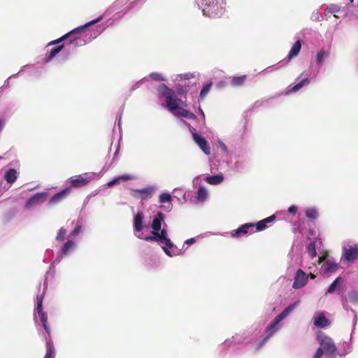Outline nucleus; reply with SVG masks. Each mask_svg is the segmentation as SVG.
<instances>
[{
  "label": "nucleus",
  "instance_id": "f257e3e1",
  "mask_svg": "<svg viewBox=\"0 0 358 358\" xmlns=\"http://www.w3.org/2000/svg\"><path fill=\"white\" fill-rule=\"evenodd\" d=\"M103 17L100 16L96 20H92L87 24H85L83 26L78 27L70 32L64 34L62 37L52 41L48 43V46H52L54 45L59 44L62 41H64L65 39L69 38V50H70L71 48L78 47V46H82L85 44L86 41L82 38L78 34H80L82 32L84 31V30L90 27V25L94 24L96 22H99L102 20Z\"/></svg>",
  "mask_w": 358,
  "mask_h": 358
},
{
  "label": "nucleus",
  "instance_id": "f03ea898",
  "mask_svg": "<svg viewBox=\"0 0 358 358\" xmlns=\"http://www.w3.org/2000/svg\"><path fill=\"white\" fill-rule=\"evenodd\" d=\"M137 237L141 239H143L148 242H159L165 245L162 247V249L165 254L169 257H173L178 255V252H175L173 250L171 251L169 249L175 248L173 243L171 239L168 237V232L166 229H161L159 231H156L152 234L151 236H143V234L137 235Z\"/></svg>",
  "mask_w": 358,
  "mask_h": 358
},
{
  "label": "nucleus",
  "instance_id": "7ed1b4c3",
  "mask_svg": "<svg viewBox=\"0 0 358 358\" xmlns=\"http://www.w3.org/2000/svg\"><path fill=\"white\" fill-rule=\"evenodd\" d=\"M203 15L210 17H220L224 13V8L222 3L217 0H201Z\"/></svg>",
  "mask_w": 358,
  "mask_h": 358
},
{
  "label": "nucleus",
  "instance_id": "20e7f679",
  "mask_svg": "<svg viewBox=\"0 0 358 358\" xmlns=\"http://www.w3.org/2000/svg\"><path fill=\"white\" fill-rule=\"evenodd\" d=\"M317 340L320 345L322 347L323 350L326 351V353L332 355H334L336 350L337 348L334 342L333 339L325 335L323 333L317 335Z\"/></svg>",
  "mask_w": 358,
  "mask_h": 358
},
{
  "label": "nucleus",
  "instance_id": "39448f33",
  "mask_svg": "<svg viewBox=\"0 0 358 358\" xmlns=\"http://www.w3.org/2000/svg\"><path fill=\"white\" fill-rule=\"evenodd\" d=\"M37 313L40 317V320L43 324L44 329L48 334H50V327L48 324V317L45 312L43 310V296H37Z\"/></svg>",
  "mask_w": 358,
  "mask_h": 358
},
{
  "label": "nucleus",
  "instance_id": "423d86ee",
  "mask_svg": "<svg viewBox=\"0 0 358 358\" xmlns=\"http://www.w3.org/2000/svg\"><path fill=\"white\" fill-rule=\"evenodd\" d=\"M307 282L308 277L306 273L303 272V270L300 268L298 269L294 277V283L292 285L293 288L300 289L304 287Z\"/></svg>",
  "mask_w": 358,
  "mask_h": 358
},
{
  "label": "nucleus",
  "instance_id": "0eeeda50",
  "mask_svg": "<svg viewBox=\"0 0 358 358\" xmlns=\"http://www.w3.org/2000/svg\"><path fill=\"white\" fill-rule=\"evenodd\" d=\"M155 188L152 187H147L143 189H134L133 192V196L139 198L141 200H145L148 199H150L152 196V194L154 193Z\"/></svg>",
  "mask_w": 358,
  "mask_h": 358
},
{
  "label": "nucleus",
  "instance_id": "6e6552de",
  "mask_svg": "<svg viewBox=\"0 0 358 358\" xmlns=\"http://www.w3.org/2000/svg\"><path fill=\"white\" fill-rule=\"evenodd\" d=\"M45 196L46 193L45 192H38L35 194L27 200L25 204V208L27 209H29L34 206L43 203L45 201Z\"/></svg>",
  "mask_w": 358,
  "mask_h": 358
},
{
  "label": "nucleus",
  "instance_id": "1a4fd4ad",
  "mask_svg": "<svg viewBox=\"0 0 358 358\" xmlns=\"http://www.w3.org/2000/svg\"><path fill=\"white\" fill-rule=\"evenodd\" d=\"M343 257L349 262H354L358 258V245H349L344 249Z\"/></svg>",
  "mask_w": 358,
  "mask_h": 358
},
{
  "label": "nucleus",
  "instance_id": "9d476101",
  "mask_svg": "<svg viewBox=\"0 0 358 358\" xmlns=\"http://www.w3.org/2000/svg\"><path fill=\"white\" fill-rule=\"evenodd\" d=\"M91 178L87 176V173H84L71 178V184L74 187H80L88 184Z\"/></svg>",
  "mask_w": 358,
  "mask_h": 358
},
{
  "label": "nucleus",
  "instance_id": "9b49d317",
  "mask_svg": "<svg viewBox=\"0 0 358 358\" xmlns=\"http://www.w3.org/2000/svg\"><path fill=\"white\" fill-rule=\"evenodd\" d=\"M50 47V46H48V45H47V52L43 58V60L45 63L51 62L57 56V55L65 48V45L64 44L59 45L58 46L51 49H49Z\"/></svg>",
  "mask_w": 358,
  "mask_h": 358
},
{
  "label": "nucleus",
  "instance_id": "f8f14e48",
  "mask_svg": "<svg viewBox=\"0 0 358 358\" xmlns=\"http://www.w3.org/2000/svg\"><path fill=\"white\" fill-rule=\"evenodd\" d=\"M193 139L202 150V151L207 155L210 154V149L208 146V141L205 138L201 136L197 133L192 134Z\"/></svg>",
  "mask_w": 358,
  "mask_h": 358
},
{
  "label": "nucleus",
  "instance_id": "ddd939ff",
  "mask_svg": "<svg viewBox=\"0 0 358 358\" xmlns=\"http://www.w3.org/2000/svg\"><path fill=\"white\" fill-rule=\"evenodd\" d=\"M314 325L319 328H324L331 324V321L325 317L324 312L319 313L318 316H315L313 318Z\"/></svg>",
  "mask_w": 358,
  "mask_h": 358
},
{
  "label": "nucleus",
  "instance_id": "4468645a",
  "mask_svg": "<svg viewBox=\"0 0 358 358\" xmlns=\"http://www.w3.org/2000/svg\"><path fill=\"white\" fill-rule=\"evenodd\" d=\"M164 215L162 212H158L153 218L151 227L152 229V234L159 231L162 227V223L164 221Z\"/></svg>",
  "mask_w": 358,
  "mask_h": 358
},
{
  "label": "nucleus",
  "instance_id": "2eb2a0df",
  "mask_svg": "<svg viewBox=\"0 0 358 358\" xmlns=\"http://www.w3.org/2000/svg\"><path fill=\"white\" fill-rule=\"evenodd\" d=\"M338 268V264L328 259L322 265L321 269L324 275H329L334 273Z\"/></svg>",
  "mask_w": 358,
  "mask_h": 358
},
{
  "label": "nucleus",
  "instance_id": "dca6fc26",
  "mask_svg": "<svg viewBox=\"0 0 358 358\" xmlns=\"http://www.w3.org/2000/svg\"><path fill=\"white\" fill-rule=\"evenodd\" d=\"M299 303L300 301H297L285 308L282 313L275 317L276 323H280L282 320H284L292 310H294Z\"/></svg>",
  "mask_w": 358,
  "mask_h": 358
},
{
  "label": "nucleus",
  "instance_id": "f3484780",
  "mask_svg": "<svg viewBox=\"0 0 358 358\" xmlns=\"http://www.w3.org/2000/svg\"><path fill=\"white\" fill-rule=\"evenodd\" d=\"M299 303L300 301H297L285 308L282 313L275 317L276 323H280L282 320H284L292 310H294Z\"/></svg>",
  "mask_w": 358,
  "mask_h": 358
},
{
  "label": "nucleus",
  "instance_id": "a211bd4d",
  "mask_svg": "<svg viewBox=\"0 0 358 358\" xmlns=\"http://www.w3.org/2000/svg\"><path fill=\"white\" fill-rule=\"evenodd\" d=\"M173 114L178 117H186L189 120H195L196 118V116L193 113L182 107H178Z\"/></svg>",
  "mask_w": 358,
  "mask_h": 358
},
{
  "label": "nucleus",
  "instance_id": "6ab92c4d",
  "mask_svg": "<svg viewBox=\"0 0 358 358\" xmlns=\"http://www.w3.org/2000/svg\"><path fill=\"white\" fill-rule=\"evenodd\" d=\"M70 192H71V187L65 188L62 191L53 195L50 199V203H57L60 202L61 201H62L67 196V195L69 194Z\"/></svg>",
  "mask_w": 358,
  "mask_h": 358
},
{
  "label": "nucleus",
  "instance_id": "aec40b11",
  "mask_svg": "<svg viewBox=\"0 0 358 358\" xmlns=\"http://www.w3.org/2000/svg\"><path fill=\"white\" fill-rule=\"evenodd\" d=\"M255 227V224L252 223H245L242 224L237 229L234 230L231 232V235L232 237H238L241 234H246L248 233V229L250 228Z\"/></svg>",
  "mask_w": 358,
  "mask_h": 358
},
{
  "label": "nucleus",
  "instance_id": "412c9836",
  "mask_svg": "<svg viewBox=\"0 0 358 358\" xmlns=\"http://www.w3.org/2000/svg\"><path fill=\"white\" fill-rule=\"evenodd\" d=\"M143 215L141 212H138L134 218V229L135 232H141L143 229Z\"/></svg>",
  "mask_w": 358,
  "mask_h": 358
},
{
  "label": "nucleus",
  "instance_id": "4be33fe9",
  "mask_svg": "<svg viewBox=\"0 0 358 358\" xmlns=\"http://www.w3.org/2000/svg\"><path fill=\"white\" fill-rule=\"evenodd\" d=\"M176 101L175 92H173V94H171L166 99V106L172 113L178 108L176 105Z\"/></svg>",
  "mask_w": 358,
  "mask_h": 358
},
{
  "label": "nucleus",
  "instance_id": "5701e85b",
  "mask_svg": "<svg viewBox=\"0 0 358 358\" xmlns=\"http://www.w3.org/2000/svg\"><path fill=\"white\" fill-rule=\"evenodd\" d=\"M136 177L131 174H124L118 176L117 178L113 179L108 183V187H112L115 185L119 184L121 180L122 181H128L135 180Z\"/></svg>",
  "mask_w": 358,
  "mask_h": 358
},
{
  "label": "nucleus",
  "instance_id": "b1692460",
  "mask_svg": "<svg viewBox=\"0 0 358 358\" xmlns=\"http://www.w3.org/2000/svg\"><path fill=\"white\" fill-rule=\"evenodd\" d=\"M301 41L299 40H298L292 45V47L289 52V55H288V59H292V58L296 57L299 55V53L301 50Z\"/></svg>",
  "mask_w": 358,
  "mask_h": 358
},
{
  "label": "nucleus",
  "instance_id": "393cba45",
  "mask_svg": "<svg viewBox=\"0 0 358 358\" xmlns=\"http://www.w3.org/2000/svg\"><path fill=\"white\" fill-rule=\"evenodd\" d=\"M248 78L247 75H243L241 76H234L231 78V84L234 87L243 86L245 81Z\"/></svg>",
  "mask_w": 358,
  "mask_h": 358
},
{
  "label": "nucleus",
  "instance_id": "a878e982",
  "mask_svg": "<svg viewBox=\"0 0 358 358\" xmlns=\"http://www.w3.org/2000/svg\"><path fill=\"white\" fill-rule=\"evenodd\" d=\"M157 92L166 99L171 94H173L174 91L168 87L165 84H161L157 88Z\"/></svg>",
  "mask_w": 358,
  "mask_h": 358
},
{
  "label": "nucleus",
  "instance_id": "bb28decb",
  "mask_svg": "<svg viewBox=\"0 0 358 358\" xmlns=\"http://www.w3.org/2000/svg\"><path fill=\"white\" fill-rule=\"evenodd\" d=\"M279 323H276V319L274 320L266 327V334L267 338H271L278 329Z\"/></svg>",
  "mask_w": 358,
  "mask_h": 358
},
{
  "label": "nucleus",
  "instance_id": "cd10ccee",
  "mask_svg": "<svg viewBox=\"0 0 358 358\" xmlns=\"http://www.w3.org/2000/svg\"><path fill=\"white\" fill-rule=\"evenodd\" d=\"M309 82H310V80L308 78L303 79L301 82H299L294 86L289 88L285 94H289L292 92H296L299 91L301 87H303L305 85H308L309 83Z\"/></svg>",
  "mask_w": 358,
  "mask_h": 358
},
{
  "label": "nucleus",
  "instance_id": "c85d7f7f",
  "mask_svg": "<svg viewBox=\"0 0 358 358\" xmlns=\"http://www.w3.org/2000/svg\"><path fill=\"white\" fill-rule=\"evenodd\" d=\"M5 179L8 183H13L17 179V171L14 169H10L5 174Z\"/></svg>",
  "mask_w": 358,
  "mask_h": 358
},
{
  "label": "nucleus",
  "instance_id": "c756f323",
  "mask_svg": "<svg viewBox=\"0 0 358 358\" xmlns=\"http://www.w3.org/2000/svg\"><path fill=\"white\" fill-rule=\"evenodd\" d=\"M55 352V348L52 342L47 341L46 342V353L44 358H53Z\"/></svg>",
  "mask_w": 358,
  "mask_h": 358
},
{
  "label": "nucleus",
  "instance_id": "7c9ffc66",
  "mask_svg": "<svg viewBox=\"0 0 358 358\" xmlns=\"http://www.w3.org/2000/svg\"><path fill=\"white\" fill-rule=\"evenodd\" d=\"M206 180L210 185H217L222 182L223 177L220 175L212 176L208 177Z\"/></svg>",
  "mask_w": 358,
  "mask_h": 358
},
{
  "label": "nucleus",
  "instance_id": "2f4dec72",
  "mask_svg": "<svg viewBox=\"0 0 358 358\" xmlns=\"http://www.w3.org/2000/svg\"><path fill=\"white\" fill-rule=\"evenodd\" d=\"M306 216L310 220H315L318 217V213L315 208H308L305 211Z\"/></svg>",
  "mask_w": 358,
  "mask_h": 358
},
{
  "label": "nucleus",
  "instance_id": "473e14b6",
  "mask_svg": "<svg viewBox=\"0 0 358 358\" xmlns=\"http://www.w3.org/2000/svg\"><path fill=\"white\" fill-rule=\"evenodd\" d=\"M329 52L324 50H320L316 55V62L318 64L322 65L324 62V59L329 55Z\"/></svg>",
  "mask_w": 358,
  "mask_h": 358
},
{
  "label": "nucleus",
  "instance_id": "72a5a7b5",
  "mask_svg": "<svg viewBox=\"0 0 358 358\" xmlns=\"http://www.w3.org/2000/svg\"><path fill=\"white\" fill-rule=\"evenodd\" d=\"M75 243L73 241L69 240L67 241L64 246L62 247L61 255L62 256L65 255L67 254L68 251L70 249H72L74 246Z\"/></svg>",
  "mask_w": 358,
  "mask_h": 358
},
{
  "label": "nucleus",
  "instance_id": "f704fd0d",
  "mask_svg": "<svg viewBox=\"0 0 358 358\" xmlns=\"http://www.w3.org/2000/svg\"><path fill=\"white\" fill-rule=\"evenodd\" d=\"M307 252L309 255L313 258L317 255L316 248H315V243L312 241L310 242L307 247Z\"/></svg>",
  "mask_w": 358,
  "mask_h": 358
},
{
  "label": "nucleus",
  "instance_id": "c9c22d12",
  "mask_svg": "<svg viewBox=\"0 0 358 358\" xmlns=\"http://www.w3.org/2000/svg\"><path fill=\"white\" fill-rule=\"evenodd\" d=\"M211 87V83H209L203 87L199 94L201 99H204L206 97V96L208 94L209 91L210 90Z\"/></svg>",
  "mask_w": 358,
  "mask_h": 358
},
{
  "label": "nucleus",
  "instance_id": "e433bc0d",
  "mask_svg": "<svg viewBox=\"0 0 358 358\" xmlns=\"http://www.w3.org/2000/svg\"><path fill=\"white\" fill-rule=\"evenodd\" d=\"M207 196V192L203 187H199L197 192V199L199 201H204Z\"/></svg>",
  "mask_w": 358,
  "mask_h": 358
},
{
  "label": "nucleus",
  "instance_id": "4c0bfd02",
  "mask_svg": "<svg viewBox=\"0 0 358 358\" xmlns=\"http://www.w3.org/2000/svg\"><path fill=\"white\" fill-rule=\"evenodd\" d=\"M341 277H338L331 285L329 287L328 289H327V293H333L336 287H337V285L338 283L341 280Z\"/></svg>",
  "mask_w": 358,
  "mask_h": 358
},
{
  "label": "nucleus",
  "instance_id": "58836bf2",
  "mask_svg": "<svg viewBox=\"0 0 358 358\" xmlns=\"http://www.w3.org/2000/svg\"><path fill=\"white\" fill-rule=\"evenodd\" d=\"M171 201V196L169 193H162L159 196V202L160 203H165V202H169Z\"/></svg>",
  "mask_w": 358,
  "mask_h": 358
},
{
  "label": "nucleus",
  "instance_id": "ea45409f",
  "mask_svg": "<svg viewBox=\"0 0 358 358\" xmlns=\"http://www.w3.org/2000/svg\"><path fill=\"white\" fill-rule=\"evenodd\" d=\"M150 77L157 81H163L165 80L164 77L159 73L153 72L150 74Z\"/></svg>",
  "mask_w": 358,
  "mask_h": 358
},
{
  "label": "nucleus",
  "instance_id": "a19ab883",
  "mask_svg": "<svg viewBox=\"0 0 358 358\" xmlns=\"http://www.w3.org/2000/svg\"><path fill=\"white\" fill-rule=\"evenodd\" d=\"M265 222H264L262 220L259 221L258 222H257L256 224H254L257 231H263L265 229H266L267 225L265 224Z\"/></svg>",
  "mask_w": 358,
  "mask_h": 358
},
{
  "label": "nucleus",
  "instance_id": "79ce46f5",
  "mask_svg": "<svg viewBox=\"0 0 358 358\" xmlns=\"http://www.w3.org/2000/svg\"><path fill=\"white\" fill-rule=\"evenodd\" d=\"M66 234V230L63 227L61 228L58 231L56 239L59 241H64Z\"/></svg>",
  "mask_w": 358,
  "mask_h": 358
},
{
  "label": "nucleus",
  "instance_id": "37998d69",
  "mask_svg": "<svg viewBox=\"0 0 358 358\" xmlns=\"http://www.w3.org/2000/svg\"><path fill=\"white\" fill-rule=\"evenodd\" d=\"M326 10L329 13H336L340 10V7L337 5H330L326 9Z\"/></svg>",
  "mask_w": 358,
  "mask_h": 358
},
{
  "label": "nucleus",
  "instance_id": "c03bdc74",
  "mask_svg": "<svg viewBox=\"0 0 358 358\" xmlns=\"http://www.w3.org/2000/svg\"><path fill=\"white\" fill-rule=\"evenodd\" d=\"M323 355H324L323 349L322 348H319L317 349L313 358H322Z\"/></svg>",
  "mask_w": 358,
  "mask_h": 358
},
{
  "label": "nucleus",
  "instance_id": "a18cd8bd",
  "mask_svg": "<svg viewBox=\"0 0 358 358\" xmlns=\"http://www.w3.org/2000/svg\"><path fill=\"white\" fill-rule=\"evenodd\" d=\"M276 217L275 215H272L265 219H263L262 220L264 222H266L265 224L267 225L268 223H270L275 220Z\"/></svg>",
  "mask_w": 358,
  "mask_h": 358
},
{
  "label": "nucleus",
  "instance_id": "49530a36",
  "mask_svg": "<svg viewBox=\"0 0 358 358\" xmlns=\"http://www.w3.org/2000/svg\"><path fill=\"white\" fill-rule=\"evenodd\" d=\"M80 226H76L74 228L73 231H72L71 235L73 236H76L80 233Z\"/></svg>",
  "mask_w": 358,
  "mask_h": 358
},
{
  "label": "nucleus",
  "instance_id": "de8ad7c7",
  "mask_svg": "<svg viewBox=\"0 0 358 358\" xmlns=\"http://www.w3.org/2000/svg\"><path fill=\"white\" fill-rule=\"evenodd\" d=\"M176 101H176V105L178 106V107H180V105L182 106H187V104L185 102H184L183 101H182L180 99H178L176 97Z\"/></svg>",
  "mask_w": 358,
  "mask_h": 358
},
{
  "label": "nucleus",
  "instance_id": "09e8293b",
  "mask_svg": "<svg viewBox=\"0 0 358 358\" xmlns=\"http://www.w3.org/2000/svg\"><path fill=\"white\" fill-rule=\"evenodd\" d=\"M269 338H267V336H266L258 344V348H261L266 343V341H268Z\"/></svg>",
  "mask_w": 358,
  "mask_h": 358
},
{
  "label": "nucleus",
  "instance_id": "8fccbe9b",
  "mask_svg": "<svg viewBox=\"0 0 358 358\" xmlns=\"http://www.w3.org/2000/svg\"><path fill=\"white\" fill-rule=\"evenodd\" d=\"M297 210V208L296 206H291L289 208H288V212L290 213H293V214H295Z\"/></svg>",
  "mask_w": 358,
  "mask_h": 358
},
{
  "label": "nucleus",
  "instance_id": "3c124183",
  "mask_svg": "<svg viewBox=\"0 0 358 358\" xmlns=\"http://www.w3.org/2000/svg\"><path fill=\"white\" fill-rule=\"evenodd\" d=\"M194 242H195V239L194 238H192L186 240L185 243L187 245H191V244H193Z\"/></svg>",
  "mask_w": 358,
  "mask_h": 358
},
{
  "label": "nucleus",
  "instance_id": "603ef678",
  "mask_svg": "<svg viewBox=\"0 0 358 358\" xmlns=\"http://www.w3.org/2000/svg\"><path fill=\"white\" fill-rule=\"evenodd\" d=\"M5 125V121L3 120H0V131L2 130Z\"/></svg>",
  "mask_w": 358,
  "mask_h": 358
},
{
  "label": "nucleus",
  "instance_id": "864d4df0",
  "mask_svg": "<svg viewBox=\"0 0 358 358\" xmlns=\"http://www.w3.org/2000/svg\"><path fill=\"white\" fill-rule=\"evenodd\" d=\"M325 256H322L319 258V260H318V263L320 264L321 262H322L324 259H325Z\"/></svg>",
  "mask_w": 358,
  "mask_h": 358
},
{
  "label": "nucleus",
  "instance_id": "5fc2aeb1",
  "mask_svg": "<svg viewBox=\"0 0 358 358\" xmlns=\"http://www.w3.org/2000/svg\"><path fill=\"white\" fill-rule=\"evenodd\" d=\"M221 147L223 150H227V147L223 143H221Z\"/></svg>",
  "mask_w": 358,
  "mask_h": 358
},
{
  "label": "nucleus",
  "instance_id": "6e6d98bb",
  "mask_svg": "<svg viewBox=\"0 0 358 358\" xmlns=\"http://www.w3.org/2000/svg\"><path fill=\"white\" fill-rule=\"evenodd\" d=\"M183 78H184L185 79H189V74H185V75L183 76Z\"/></svg>",
  "mask_w": 358,
  "mask_h": 358
},
{
  "label": "nucleus",
  "instance_id": "4d7b16f0",
  "mask_svg": "<svg viewBox=\"0 0 358 358\" xmlns=\"http://www.w3.org/2000/svg\"><path fill=\"white\" fill-rule=\"evenodd\" d=\"M310 277L311 279H314L315 278V275L314 274L310 273Z\"/></svg>",
  "mask_w": 358,
  "mask_h": 358
},
{
  "label": "nucleus",
  "instance_id": "13d9d810",
  "mask_svg": "<svg viewBox=\"0 0 358 358\" xmlns=\"http://www.w3.org/2000/svg\"><path fill=\"white\" fill-rule=\"evenodd\" d=\"M178 94H180V95L183 94H184L183 90H179L178 91Z\"/></svg>",
  "mask_w": 358,
  "mask_h": 358
},
{
  "label": "nucleus",
  "instance_id": "bf43d9fd",
  "mask_svg": "<svg viewBox=\"0 0 358 358\" xmlns=\"http://www.w3.org/2000/svg\"><path fill=\"white\" fill-rule=\"evenodd\" d=\"M353 1H354V0H350V2H351V3H352V2H353Z\"/></svg>",
  "mask_w": 358,
  "mask_h": 358
},
{
  "label": "nucleus",
  "instance_id": "052dcab7",
  "mask_svg": "<svg viewBox=\"0 0 358 358\" xmlns=\"http://www.w3.org/2000/svg\"><path fill=\"white\" fill-rule=\"evenodd\" d=\"M1 159V157H0V159Z\"/></svg>",
  "mask_w": 358,
  "mask_h": 358
}]
</instances>
